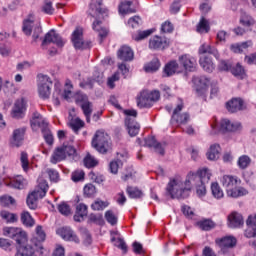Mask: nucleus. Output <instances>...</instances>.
<instances>
[{
	"label": "nucleus",
	"instance_id": "nucleus-1",
	"mask_svg": "<svg viewBox=\"0 0 256 256\" xmlns=\"http://www.w3.org/2000/svg\"><path fill=\"white\" fill-rule=\"evenodd\" d=\"M4 235L14 239L17 243V252L15 256H41L43 255V245L27 244V233L21 228L5 227Z\"/></svg>",
	"mask_w": 256,
	"mask_h": 256
},
{
	"label": "nucleus",
	"instance_id": "nucleus-2",
	"mask_svg": "<svg viewBox=\"0 0 256 256\" xmlns=\"http://www.w3.org/2000/svg\"><path fill=\"white\" fill-rule=\"evenodd\" d=\"M191 187H196L198 197H204L207 194L205 183L188 182L186 185L185 182L179 179H172L166 187V195H169L171 199H187Z\"/></svg>",
	"mask_w": 256,
	"mask_h": 256
},
{
	"label": "nucleus",
	"instance_id": "nucleus-3",
	"mask_svg": "<svg viewBox=\"0 0 256 256\" xmlns=\"http://www.w3.org/2000/svg\"><path fill=\"white\" fill-rule=\"evenodd\" d=\"M209 85L211 86L210 97H217L219 93V86L217 81H211L206 76H200L196 82V93L199 97H205L207 91H209Z\"/></svg>",
	"mask_w": 256,
	"mask_h": 256
},
{
	"label": "nucleus",
	"instance_id": "nucleus-4",
	"mask_svg": "<svg viewBox=\"0 0 256 256\" xmlns=\"http://www.w3.org/2000/svg\"><path fill=\"white\" fill-rule=\"evenodd\" d=\"M92 147L101 153L102 155H106L111 151V137H109L108 133H105L103 130H98L93 136L92 139Z\"/></svg>",
	"mask_w": 256,
	"mask_h": 256
},
{
	"label": "nucleus",
	"instance_id": "nucleus-5",
	"mask_svg": "<svg viewBox=\"0 0 256 256\" xmlns=\"http://www.w3.org/2000/svg\"><path fill=\"white\" fill-rule=\"evenodd\" d=\"M160 97L161 93H159V91L157 90H154L152 92L144 90L141 92L140 97H138L137 105L138 107H140V109H149L153 107V103H156V101L160 99Z\"/></svg>",
	"mask_w": 256,
	"mask_h": 256
},
{
	"label": "nucleus",
	"instance_id": "nucleus-6",
	"mask_svg": "<svg viewBox=\"0 0 256 256\" xmlns=\"http://www.w3.org/2000/svg\"><path fill=\"white\" fill-rule=\"evenodd\" d=\"M123 113L126 115L125 127L127 128L130 137L139 135L141 126L135 121V118L137 117V110H124Z\"/></svg>",
	"mask_w": 256,
	"mask_h": 256
},
{
	"label": "nucleus",
	"instance_id": "nucleus-7",
	"mask_svg": "<svg viewBox=\"0 0 256 256\" xmlns=\"http://www.w3.org/2000/svg\"><path fill=\"white\" fill-rule=\"evenodd\" d=\"M59 87H60V84L56 83L55 90L52 95V99L56 107H59V105H61V102L59 101L60 97H63V99H66V101H69V99L73 97V84H71V80H66L65 82L66 88L64 89L63 93H61V88Z\"/></svg>",
	"mask_w": 256,
	"mask_h": 256
},
{
	"label": "nucleus",
	"instance_id": "nucleus-8",
	"mask_svg": "<svg viewBox=\"0 0 256 256\" xmlns=\"http://www.w3.org/2000/svg\"><path fill=\"white\" fill-rule=\"evenodd\" d=\"M51 87H53V82L51 78L47 75H38V94L40 99H49L51 97Z\"/></svg>",
	"mask_w": 256,
	"mask_h": 256
},
{
	"label": "nucleus",
	"instance_id": "nucleus-9",
	"mask_svg": "<svg viewBox=\"0 0 256 256\" xmlns=\"http://www.w3.org/2000/svg\"><path fill=\"white\" fill-rule=\"evenodd\" d=\"M210 180L211 172H209V169L204 168L196 174L190 172L185 180V185H189V183H209Z\"/></svg>",
	"mask_w": 256,
	"mask_h": 256
},
{
	"label": "nucleus",
	"instance_id": "nucleus-10",
	"mask_svg": "<svg viewBox=\"0 0 256 256\" xmlns=\"http://www.w3.org/2000/svg\"><path fill=\"white\" fill-rule=\"evenodd\" d=\"M216 245L219 247L220 255H229L231 249L237 245V239L233 236H225L216 239Z\"/></svg>",
	"mask_w": 256,
	"mask_h": 256
},
{
	"label": "nucleus",
	"instance_id": "nucleus-11",
	"mask_svg": "<svg viewBox=\"0 0 256 256\" xmlns=\"http://www.w3.org/2000/svg\"><path fill=\"white\" fill-rule=\"evenodd\" d=\"M71 41L75 49L83 51V49H91V41L83 40V28L77 27L73 33Z\"/></svg>",
	"mask_w": 256,
	"mask_h": 256
},
{
	"label": "nucleus",
	"instance_id": "nucleus-12",
	"mask_svg": "<svg viewBox=\"0 0 256 256\" xmlns=\"http://www.w3.org/2000/svg\"><path fill=\"white\" fill-rule=\"evenodd\" d=\"M107 11L103 9V0H91L88 14L94 19H103Z\"/></svg>",
	"mask_w": 256,
	"mask_h": 256
},
{
	"label": "nucleus",
	"instance_id": "nucleus-13",
	"mask_svg": "<svg viewBox=\"0 0 256 256\" xmlns=\"http://www.w3.org/2000/svg\"><path fill=\"white\" fill-rule=\"evenodd\" d=\"M181 111H183V103L178 104L177 107L174 109L172 118L170 120V123L172 125H185V123L189 121V114H181Z\"/></svg>",
	"mask_w": 256,
	"mask_h": 256
},
{
	"label": "nucleus",
	"instance_id": "nucleus-14",
	"mask_svg": "<svg viewBox=\"0 0 256 256\" xmlns=\"http://www.w3.org/2000/svg\"><path fill=\"white\" fill-rule=\"evenodd\" d=\"M178 63L180 64L182 71L184 70V71L193 72V71H196L197 69V60H195V58L187 54L179 56Z\"/></svg>",
	"mask_w": 256,
	"mask_h": 256
},
{
	"label": "nucleus",
	"instance_id": "nucleus-15",
	"mask_svg": "<svg viewBox=\"0 0 256 256\" xmlns=\"http://www.w3.org/2000/svg\"><path fill=\"white\" fill-rule=\"evenodd\" d=\"M25 111H27V100L25 98L18 99L14 103L11 115L13 119H23L25 117Z\"/></svg>",
	"mask_w": 256,
	"mask_h": 256
},
{
	"label": "nucleus",
	"instance_id": "nucleus-16",
	"mask_svg": "<svg viewBox=\"0 0 256 256\" xmlns=\"http://www.w3.org/2000/svg\"><path fill=\"white\" fill-rule=\"evenodd\" d=\"M243 129L240 122H231L229 119H222L220 122V131L222 133H239Z\"/></svg>",
	"mask_w": 256,
	"mask_h": 256
},
{
	"label": "nucleus",
	"instance_id": "nucleus-17",
	"mask_svg": "<svg viewBox=\"0 0 256 256\" xmlns=\"http://www.w3.org/2000/svg\"><path fill=\"white\" fill-rule=\"evenodd\" d=\"M49 43H54V45H57V47H63V45H65L63 38H61L55 29H52L46 33L42 41V45H48Z\"/></svg>",
	"mask_w": 256,
	"mask_h": 256
},
{
	"label": "nucleus",
	"instance_id": "nucleus-18",
	"mask_svg": "<svg viewBox=\"0 0 256 256\" xmlns=\"http://www.w3.org/2000/svg\"><path fill=\"white\" fill-rule=\"evenodd\" d=\"M57 235L62 237L64 241H72L73 243H79V237L75 234V231L69 227H62L56 231Z\"/></svg>",
	"mask_w": 256,
	"mask_h": 256
},
{
	"label": "nucleus",
	"instance_id": "nucleus-19",
	"mask_svg": "<svg viewBox=\"0 0 256 256\" xmlns=\"http://www.w3.org/2000/svg\"><path fill=\"white\" fill-rule=\"evenodd\" d=\"M246 224L248 225V228L245 231V236L248 238L253 237L254 240L252 245L256 247V214L254 216H249Z\"/></svg>",
	"mask_w": 256,
	"mask_h": 256
},
{
	"label": "nucleus",
	"instance_id": "nucleus-20",
	"mask_svg": "<svg viewBox=\"0 0 256 256\" xmlns=\"http://www.w3.org/2000/svg\"><path fill=\"white\" fill-rule=\"evenodd\" d=\"M166 47H169V40L167 38L154 36L149 40V49H166Z\"/></svg>",
	"mask_w": 256,
	"mask_h": 256
},
{
	"label": "nucleus",
	"instance_id": "nucleus-21",
	"mask_svg": "<svg viewBox=\"0 0 256 256\" xmlns=\"http://www.w3.org/2000/svg\"><path fill=\"white\" fill-rule=\"evenodd\" d=\"M222 186L224 187L225 191L234 188L236 185L241 184V180L237 176L233 175H224L221 178Z\"/></svg>",
	"mask_w": 256,
	"mask_h": 256
},
{
	"label": "nucleus",
	"instance_id": "nucleus-22",
	"mask_svg": "<svg viewBox=\"0 0 256 256\" xmlns=\"http://www.w3.org/2000/svg\"><path fill=\"white\" fill-rule=\"evenodd\" d=\"M226 195L232 199H239V197H245V195H249V190L236 185L233 188L226 190Z\"/></svg>",
	"mask_w": 256,
	"mask_h": 256
},
{
	"label": "nucleus",
	"instance_id": "nucleus-23",
	"mask_svg": "<svg viewBox=\"0 0 256 256\" xmlns=\"http://www.w3.org/2000/svg\"><path fill=\"white\" fill-rule=\"evenodd\" d=\"M183 70L181 69V65L177 63V61H170L164 67V73L166 77H171V75H175V73H181Z\"/></svg>",
	"mask_w": 256,
	"mask_h": 256
},
{
	"label": "nucleus",
	"instance_id": "nucleus-24",
	"mask_svg": "<svg viewBox=\"0 0 256 256\" xmlns=\"http://www.w3.org/2000/svg\"><path fill=\"white\" fill-rule=\"evenodd\" d=\"M117 55H118V59H120L121 61H133V57H134L133 50L129 46H122L118 50Z\"/></svg>",
	"mask_w": 256,
	"mask_h": 256
},
{
	"label": "nucleus",
	"instance_id": "nucleus-25",
	"mask_svg": "<svg viewBox=\"0 0 256 256\" xmlns=\"http://www.w3.org/2000/svg\"><path fill=\"white\" fill-rule=\"evenodd\" d=\"M228 221H229V227H231L232 229H237V227H241L244 223L243 215L237 212H232L228 216Z\"/></svg>",
	"mask_w": 256,
	"mask_h": 256
},
{
	"label": "nucleus",
	"instance_id": "nucleus-26",
	"mask_svg": "<svg viewBox=\"0 0 256 256\" xmlns=\"http://www.w3.org/2000/svg\"><path fill=\"white\" fill-rule=\"evenodd\" d=\"M200 67L206 71V73H213L215 71V64L209 56H202L199 60Z\"/></svg>",
	"mask_w": 256,
	"mask_h": 256
},
{
	"label": "nucleus",
	"instance_id": "nucleus-27",
	"mask_svg": "<svg viewBox=\"0 0 256 256\" xmlns=\"http://www.w3.org/2000/svg\"><path fill=\"white\" fill-rule=\"evenodd\" d=\"M45 231L43 230V226H37L35 230V234L33 238L31 239L32 245H43V241H45L46 238Z\"/></svg>",
	"mask_w": 256,
	"mask_h": 256
},
{
	"label": "nucleus",
	"instance_id": "nucleus-28",
	"mask_svg": "<svg viewBox=\"0 0 256 256\" xmlns=\"http://www.w3.org/2000/svg\"><path fill=\"white\" fill-rule=\"evenodd\" d=\"M226 107L230 113H237V111H243V100L240 98H234L227 102Z\"/></svg>",
	"mask_w": 256,
	"mask_h": 256
},
{
	"label": "nucleus",
	"instance_id": "nucleus-29",
	"mask_svg": "<svg viewBox=\"0 0 256 256\" xmlns=\"http://www.w3.org/2000/svg\"><path fill=\"white\" fill-rule=\"evenodd\" d=\"M24 135H25V128H19L14 130L13 137L11 140V145L13 147H21V143H23Z\"/></svg>",
	"mask_w": 256,
	"mask_h": 256
},
{
	"label": "nucleus",
	"instance_id": "nucleus-30",
	"mask_svg": "<svg viewBox=\"0 0 256 256\" xmlns=\"http://www.w3.org/2000/svg\"><path fill=\"white\" fill-rule=\"evenodd\" d=\"M206 156L209 161H217L221 157V146L219 144L211 145Z\"/></svg>",
	"mask_w": 256,
	"mask_h": 256
},
{
	"label": "nucleus",
	"instance_id": "nucleus-31",
	"mask_svg": "<svg viewBox=\"0 0 256 256\" xmlns=\"http://www.w3.org/2000/svg\"><path fill=\"white\" fill-rule=\"evenodd\" d=\"M198 53L199 55H205L208 53V55H213L216 59H218L219 57V51L217 50V48L207 43H204L200 46Z\"/></svg>",
	"mask_w": 256,
	"mask_h": 256
},
{
	"label": "nucleus",
	"instance_id": "nucleus-32",
	"mask_svg": "<svg viewBox=\"0 0 256 256\" xmlns=\"http://www.w3.org/2000/svg\"><path fill=\"white\" fill-rule=\"evenodd\" d=\"M87 205L80 203L76 206V213L74 215V221H77L78 223H81V221L85 220V217L87 216Z\"/></svg>",
	"mask_w": 256,
	"mask_h": 256
},
{
	"label": "nucleus",
	"instance_id": "nucleus-33",
	"mask_svg": "<svg viewBox=\"0 0 256 256\" xmlns=\"http://www.w3.org/2000/svg\"><path fill=\"white\" fill-rule=\"evenodd\" d=\"M35 23V16L33 14H30L27 19L24 20L22 31L24 34H26L28 37L33 32V25Z\"/></svg>",
	"mask_w": 256,
	"mask_h": 256
},
{
	"label": "nucleus",
	"instance_id": "nucleus-34",
	"mask_svg": "<svg viewBox=\"0 0 256 256\" xmlns=\"http://www.w3.org/2000/svg\"><path fill=\"white\" fill-rule=\"evenodd\" d=\"M239 23L243 25V27H253V25H255V19L247 12L241 11Z\"/></svg>",
	"mask_w": 256,
	"mask_h": 256
},
{
	"label": "nucleus",
	"instance_id": "nucleus-35",
	"mask_svg": "<svg viewBox=\"0 0 256 256\" xmlns=\"http://www.w3.org/2000/svg\"><path fill=\"white\" fill-rule=\"evenodd\" d=\"M253 45V42L251 40H248L246 42H242V43H236V44H232L230 46L231 51H233V53H243V51H245V49H249V47H251Z\"/></svg>",
	"mask_w": 256,
	"mask_h": 256
},
{
	"label": "nucleus",
	"instance_id": "nucleus-36",
	"mask_svg": "<svg viewBox=\"0 0 256 256\" xmlns=\"http://www.w3.org/2000/svg\"><path fill=\"white\" fill-rule=\"evenodd\" d=\"M117 159L113 160L109 164L110 172L113 173V175H117L119 172V168L123 167V160H121V157H123V154H117Z\"/></svg>",
	"mask_w": 256,
	"mask_h": 256
},
{
	"label": "nucleus",
	"instance_id": "nucleus-37",
	"mask_svg": "<svg viewBox=\"0 0 256 256\" xmlns=\"http://www.w3.org/2000/svg\"><path fill=\"white\" fill-rule=\"evenodd\" d=\"M133 5L132 1H124L119 5V14L120 15H127L129 13H137L135 8H131Z\"/></svg>",
	"mask_w": 256,
	"mask_h": 256
},
{
	"label": "nucleus",
	"instance_id": "nucleus-38",
	"mask_svg": "<svg viewBox=\"0 0 256 256\" xmlns=\"http://www.w3.org/2000/svg\"><path fill=\"white\" fill-rule=\"evenodd\" d=\"M64 159H67V156H65V152L63 151V148L62 147L56 148L52 154L51 163L55 165L60 161H64Z\"/></svg>",
	"mask_w": 256,
	"mask_h": 256
},
{
	"label": "nucleus",
	"instance_id": "nucleus-39",
	"mask_svg": "<svg viewBox=\"0 0 256 256\" xmlns=\"http://www.w3.org/2000/svg\"><path fill=\"white\" fill-rule=\"evenodd\" d=\"M49 189V184H47L46 180L42 178L38 179V188L34 191L39 194L40 199H43L45 195H47V190Z\"/></svg>",
	"mask_w": 256,
	"mask_h": 256
},
{
	"label": "nucleus",
	"instance_id": "nucleus-40",
	"mask_svg": "<svg viewBox=\"0 0 256 256\" xmlns=\"http://www.w3.org/2000/svg\"><path fill=\"white\" fill-rule=\"evenodd\" d=\"M38 199H41V197L39 196V192H35V190L28 195L26 203L29 209H37Z\"/></svg>",
	"mask_w": 256,
	"mask_h": 256
},
{
	"label": "nucleus",
	"instance_id": "nucleus-41",
	"mask_svg": "<svg viewBox=\"0 0 256 256\" xmlns=\"http://www.w3.org/2000/svg\"><path fill=\"white\" fill-rule=\"evenodd\" d=\"M150 35H153V29H148V30H138L137 32L132 34V39L134 41H143V39H147V37H150Z\"/></svg>",
	"mask_w": 256,
	"mask_h": 256
},
{
	"label": "nucleus",
	"instance_id": "nucleus-42",
	"mask_svg": "<svg viewBox=\"0 0 256 256\" xmlns=\"http://www.w3.org/2000/svg\"><path fill=\"white\" fill-rule=\"evenodd\" d=\"M81 109L86 117V123H91V115L93 114V103L88 101L86 104H82Z\"/></svg>",
	"mask_w": 256,
	"mask_h": 256
},
{
	"label": "nucleus",
	"instance_id": "nucleus-43",
	"mask_svg": "<svg viewBox=\"0 0 256 256\" xmlns=\"http://www.w3.org/2000/svg\"><path fill=\"white\" fill-rule=\"evenodd\" d=\"M159 67H161V62H159L158 58H154L144 66V70L146 73H155V71H159Z\"/></svg>",
	"mask_w": 256,
	"mask_h": 256
},
{
	"label": "nucleus",
	"instance_id": "nucleus-44",
	"mask_svg": "<svg viewBox=\"0 0 256 256\" xmlns=\"http://www.w3.org/2000/svg\"><path fill=\"white\" fill-rule=\"evenodd\" d=\"M0 216L4 221H6V223H17L18 217L15 213H11L7 210H2L0 212Z\"/></svg>",
	"mask_w": 256,
	"mask_h": 256
},
{
	"label": "nucleus",
	"instance_id": "nucleus-45",
	"mask_svg": "<svg viewBox=\"0 0 256 256\" xmlns=\"http://www.w3.org/2000/svg\"><path fill=\"white\" fill-rule=\"evenodd\" d=\"M231 73L234 75V77H238V79H243L245 77V69L243 66H241L240 63H237L236 65H232Z\"/></svg>",
	"mask_w": 256,
	"mask_h": 256
},
{
	"label": "nucleus",
	"instance_id": "nucleus-46",
	"mask_svg": "<svg viewBox=\"0 0 256 256\" xmlns=\"http://www.w3.org/2000/svg\"><path fill=\"white\" fill-rule=\"evenodd\" d=\"M93 29L98 33L101 39H104V37H107V33H109L107 31V28H104L101 26L100 20H96L95 22H93Z\"/></svg>",
	"mask_w": 256,
	"mask_h": 256
},
{
	"label": "nucleus",
	"instance_id": "nucleus-47",
	"mask_svg": "<svg viewBox=\"0 0 256 256\" xmlns=\"http://www.w3.org/2000/svg\"><path fill=\"white\" fill-rule=\"evenodd\" d=\"M211 191L215 199H223V197L225 196V194L223 193V189H221V186H219V183L217 182L212 183Z\"/></svg>",
	"mask_w": 256,
	"mask_h": 256
},
{
	"label": "nucleus",
	"instance_id": "nucleus-48",
	"mask_svg": "<svg viewBox=\"0 0 256 256\" xmlns=\"http://www.w3.org/2000/svg\"><path fill=\"white\" fill-rule=\"evenodd\" d=\"M69 127L72 128L74 133H78L80 129H83V127H85V122L80 118H75L69 122Z\"/></svg>",
	"mask_w": 256,
	"mask_h": 256
},
{
	"label": "nucleus",
	"instance_id": "nucleus-49",
	"mask_svg": "<svg viewBox=\"0 0 256 256\" xmlns=\"http://www.w3.org/2000/svg\"><path fill=\"white\" fill-rule=\"evenodd\" d=\"M210 29L209 22L202 17L196 28L197 33H209Z\"/></svg>",
	"mask_w": 256,
	"mask_h": 256
},
{
	"label": "nucleus",
	"instance_id": "nucleus-50",
	"mask_svg": "<svg viewBox=\"0 0 256 256\" xmlns=\"http://www.w3.org/2000/svg\"><path fill=\"white\" fill-rule=\"evenodd\" d=\"M21 222L23 223V225H25V227H33V225H35V220L33 219V217H31V214H29V212H23L21 214Z\"/></svg>",
	"mask_w": 256,
	"mask_h": 256
},
{
	"label": "nucleus",
	"instance_id": "nucleus-51",
	"mask_svg": "<svg viewBox=\"0 0 256 256\" xmlns=\"http://www.w3.org/2000/svg\"><path fill=\"white\" fill-rule=\"evenodd\" d=\"M198 226L202 231H211V229H215V222L211 219H206L198 222Z\"/></svg>",
	"mask_w": 256,
	"mask_h": 256
},
{
	"label": "nucleus",
	"instance_id": "nucleus-52",
	"mask_svg": "<svg viewBox=\"0 0 256 256\" xmlns=\"http://www.w3.org/2000/svg\"><path fill=\"white\" fill-rule=\"evenodd\" d=\"M126 191L130 199H140V197H143V192L139 188L128 186Z\"/></svg>",
	"mask_w": 256,
	"mask_h": 256
},
{
	"label": "nucleus",
	"instance_id": "nucleus-53",
	"mask_svg": "<svg viewBox=\"0 0 256 256\" xmlns=\"http://www.w3.org/2000/svg\"><path fill=\"white\" fill-rule=\"evenodd\" d=\"M76 105H85L86 103H89V96L83 92H78L74 96Z\"/></svg>",
	"mask_w": 256,
	"mask_h": 256
},
{
	"label": "nucleus",
	"instance_id": "nucleus-54",
	"mask_svg": "<svg viewBox=\"0 0 256 256\" xmlns=\"http://www.w3.org/2000/svg\"><path fill=\"white\" fill-rule=\"evenodd\" d=\"M237 165L239 169H247L251 165V157L248 155H242L238 158Z\"/></svg>",
	"mask_w": 256,
	"mask_h": 256
},
{
	"label": "nucleus",
	"instance_id": "nucleus-55",
	"mask_svg": "<svg viewBox=\"0 0 256 256\" xmlns=\"http://www.w3.org/2000/svg\"><path fill=\"white\" fill-rule=\"evenodd\" d=\"M31 127L32 129H37V127H40L43 130L47 129L49 127V123H47V120L44 118L38 119V120H31Z\"/></svg>",
	"mask_w": 256,
	"mask_h": 256
},
{
	"label": "nucleus",
	"instance_id": "nucleus-56",
	"mask_svg": "<svg viewBox=\"0 0 256 256\" xmlns=\"http://www.w3.org/2000/svg\"><path fill=\"white\" fill-rule=\"evenodd\" d=\"M80 233L82 235L84 245L89 246L91 245V243H93V239L91 238V233H89V230H87V228H81Z\"/></svg>",
	"mask_w": 256,
	"mask_h": 256
},
{
	"label": "nucleus",
	"instance_id": "nucleus-57",
	"mask_svg": "<svg viewBox=\"0 0 256 256\" xmlns=\"http://www.w3.org/2000/svg\"><path fill=\"white\" fill-rule=\"evenodd\" d=\"M141 25H143V22L139 16H133L128 20V27H131L132 29H139Z\"/></svg>",
	"mask_w": 256,
	"mask_h": 256
},
{
	"label": "nucleus",
	"instance_id": "nucleus-58",
	"mask_svg": "<svg viewBox=\"0 0 256 256\" xmlns=\"http://www.w3.org/2000/svg\"><path fill=\"white\" fill-rule=\"evenodd\" d=\"M57 209L59 213H61V215H64L65 217H69V215L71 214V207L65 202L58 204Z\"/></svg>",
	"mask_w": 256,
	"mask_h": 256
},
{
	"label": "nucleus",
	"instance_id": "nucleus-59",
	"mask_svg": "<svg viewBox=\"0 0 256 256\" xmlns=\"http://www.w3.org/2000/svg\"><path fill=\"white\" fill-rule=\"evenodd\" d=\"M98 163L99 162L93 156H91V154H87L84 158V165L88 169H91L92 167H97Z\"/></svg>",
	"mask_w": 256,
	"mask_h": 256
},
{
	"label": "nucleus",
	"instance_id": "nucleus-60",
	"mask_svg": "<svg viewBox=\"0 0 256 256\" xmlns=\"http://www.w3.org/2000/svg\"><path fill=\"white\" fill-rule=\"evenodd\" d=\"M42 11L43 13H46V15H53V13H55V8H53V3L50 0H44Z\"/></svg>",
	"mask_w": 256,
	"mask_h": 256
},
{
	"label": "nucleus",
	"instance_id": "nucleus-61",
	"mask_svg": "<svg viewBox=\"0 0 256 256\" xmlns=\"http://www.w3.org/2000/svg\"><path fill=\"white\" fill-rule=\"evenodd\" d=\"M109 203L102 201V200H96L92 205L91 209L93 211H103L106 207H108Z\"/></svg>",
	"mask_w": 256,
	"mask_h": 256
},
{
	"label": "nucleus",
	"instance_id": "nucleus-62",
	"mask_svg": "<svg viewBox=\"0 0 256 256\" xmlns=\"http://www.w3.org/2000/svg\"><path fill=\"white\" fill-rule=\"evenodd\" d=\"M26 185L27 180L23 179L22 177H18L12 182V187L15 189H25Z\"/></svg>",
	"mask_w": 256,
	"mask_h": 256
},
{
	"label": "nucleus",
	"instance_id": "nucleus-63",
	"mask_svg": "<svg viewBox=\"0 0 256 256\" xmlns=\"http://www.w3.org/2000/svg\"><path fill=\"white\" fill-rule=\"evenodd\" d=\"M42 133L46 143L48 145H53V133H51V130H49V127L44 128V130H42Z\"/></svg>",
	"mask_w": 256,
	"mask_h": 256
},
{
	"label": "nucleus",
	"instance_id": "nucleus-64",
	"mask_svg": "<svg viewBox=\"0 0 256 256\" xmlns=\"http://www.w3.org/2000/svg\"><path fill=\"white\" fill-rule=\"evenodd\" d=\"M95 193H97V188H95V185L87 184L84 186V195H86V197H93Z\"/></svg>",
	"mask_w": 256,
	"mask_h": 256
}]
</instances>
